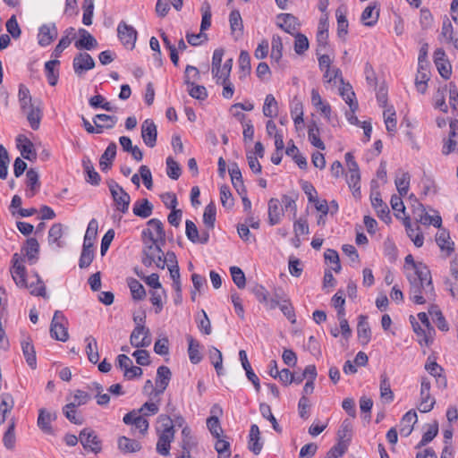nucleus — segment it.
<instances>
[{"instance_id":"obj_1","label":"nucleus","mask_w":458,"mask_h":458,"mask_svg":"<svg viewBox=\"0 0 458 458\" xmlns=\"http://www.w3.org/2000/svg\"><path fill=\"white\" fill-rule=\"evenodd\" d=\"M404 270L410 283V299L416 304L432 302L436 293L428 267L422 262H415L409 254L405 257Z\"/></svg>"},{"instance_id":"obj_2","label":"nucleus","mask_w":458,"mask_h":458,"mask_svg":"<svg viewBox=\"0 0 458 458\" xmlns=\"http://www.w3.org/2000/svg\"><path fill=\"white\" fill-rule=\"evenodd\" d=\"M13 279L19 287L28 288L30 294L47 298L46 286L44 282L37 272L30 276V282L27 280V272L24 267V258L20 254L13 255V267L11 269Z\"/></svg>"},{"instance_id":"obj_3","label":"nucleus","mask_w":458,"mask_h":458,"mask_svg":"<svg viewBox=\"0 0 458 458\" xmlns=\"http://www.w3.org/2000/svg\"><path fill=\"white\" fill-rule=\"evenodd\" d=\"M158 422L161 423L162 429H158V440L157 443V452L163 456L170 454L171 443L174 438V423L167 415H160Z\"/></svg>"},{"instance_id":"obj_4","label":"nucleus","mask_w":458,"mask_h":458,"mask_svg":"<svg viewBox=\"0 0 458 458\" xmlns=\"http://www.w3.org/2000/svg\"><path fill=\"white\" fill-rule=\"evenodd\" d=\"M165 242H144L142 263L146 267L164 269L166 264V254L161 250Z\"/></svg>"},{"instance_id":"obj_5","label":"nucleus","mask_w":458,"mask_h":458,"mask_svg":"<svg viewBox=\"0 0 458 458\" xmlns=\"http://www.w3.org/2000/svg\"><path fill=\"white\" fill-rule=\"evenodd\" d=\"M108 187L116 209L123 214L127 213L131 202L130 195L114 181L108 183Z\"/></svg>"},{"instance_id":"obj_6","label":"nucleus","mask_w":458,"mask_h":458,"mask_svg":"<svg viewBox=\"0 0 458 458\" xmlns=\"http://www.w3.org/2000/svg\"><path fill=\"white\" fill-rule=\"evenodd\" d=\"M410 322L414 333L417 335L418 343L421 346H429L434 340V327L432 326H423L422 324H420L416 318L412 315L410 316Z\"/></svg>"},{"instance_id":"obj_7","label":"nucleus","mask_w":458,"mask_h":458,"mask_svg":"<svg viewBox=\"0 0 458 458\" xmlns=\"http://www.w3.org/2000/svg\"><path fill=\"white\" fill-rule=\"evenodd\" d=\"M66 325L67 320L63 312L56 310L51 322V336L58 341L66 342L69 338Z\"/></svg>"},{"instance_id":"obj_8","label":"nucleus","mask_w":458,"mask_h":458,"mask_svg":"<svg viewBox=\"0 0 458 458\" xmlns=\"http://www.w3.org/2000/svg\"><path fill=\"white\" fill-rule=\"evenodd\" d=\"M418 207L414 208L413 213L418 221L425 225H433L434 227L440 228L442 225V217L438 211L430 209L429 212L420 204L417 203Z\"/></svg>"},{"instance_id":"obj_9","label":"nucleus","mask_w":458,"mask_h":458,"mask_svg":"<svg viewBox=\"0 0 458 458\" xmlns=\"http://www.w3.org/2000/svg\"><path fill=\"white\" fill-rule=\"evenodd\" d=\"M147 225L148 227L142 232L144 242H165V234L160 220L157 218L150 219Z\"/></svg>"},{"instance_id":"obj_10","label":"nucleus","mask_w":458,"mask_h":458,"mask_svg":"<svg viewBox=\"0 0 458 458\" xmlns=\"http://www.w3.org/2000/svg\"><path fill=\"white\" fill-rule=\"evenodd\" d=\"M117 35L121 43L128 49L135 47L137 40V30L124 21H121L117 26Z\"/></svg>"},{"instance_id":"obj_11","label":"nucleus","mask_w":458,"mask_h":458,"mask_svg":"<svg viewBox=\"0 0 458 458\" xmlns=\"http://www.w3.org/2000/svg\"><path fill=\"white\" fill-rule=\"evenodd\" d=\"M123 421L126 425H131L133 427L134 430H138L140 434L145 435L148 429V421L139 411L133 410L128 413H126Z\"/></svg>"},{"instance_id":"obj_12","label":"nucleus","mask_w":458,"mask_h":458,"mask_svg":"<svg viewBox=\"0 0 458 458\" xmlns=\"http://www.w3.org/2000/svg\"><path fill=\"white\" fill-rule=\"evenodd\" d=\"M130 343L135 348L148 347L151 344L149 330L144 326H136L131 334Z\"/></svg>"},{"instance_id":"obj_13","label":"nucleus","mask_w":458,"mask_h":458,"mask_svg":"<svg viewBox=\"0 0 458 458\" xmlns=\"http://www.w3.org/2000/svg\"><path fill=\"white\" fill-rule=\"evenodd\" d=\"M74 72L78 75L89 71L95 67V61L91 55L86 52H81L75 55L72 62Z\"/></svg>"},{"instance_id":"obj_14","label":"nucleus","mask_w":458,"mask_h":458,"mask_svg":"<svg viewBox=\"0 0 458 458\" xmlns=\"http://www.w3.org/2000/svg\"><path fill=\"white\" fill-rule=\"evenodd\" d=\"M438 39L444 44L452 45L458 50V35L454 34L453 25L447 17L443 21Z\"/></svg>"},{"instance_id":"obj_15","label":"nucleus","mask_w":458,"mask_h":458,"mask_svg":"<svg viewBox=\"0 0 458 458\" xmlns=\"http://www.w3.org/2000/svg\"><path fill=\"white\" fill-rule=\"evenodd\" d=\"M80 442L85 449H89L94 453L101 450V443L92 429L85 428L80 434Z\"/></svg>"},{"instance_id":"obj_16","label":"nucleus","mask_w":458,"mask_h":458,"mask_svg":"<svg viewBox=\"0 0 458 458\" xmlns=\"http://www.w3.org/2000/svg\"><path fill=\"white\" fill-rule=\"evenodd\" d=\"M58 31L55 24H44L38 29V43L40 47L49 46L57 37Z\"/></svg>"},{"instance_id":"obj_17","label":"nucleus","mask_w":458,"mask_h":458,"mask_svg":"<svg viewBox=\"0 0 458 458\" xmlns=\"http://www.w3.org/2000/svg\"><path fill=\"white\" fill-rule=\"evenodd\" d=\"M422 63L423 62L420 60V64H418L415 86L418 92L424 94L428 89V81L430 78V72L429 64Z\"/></svg>"},{"instance_id":"obj_18","label":"nucleus","mask_w":458,"mask_h":458,"mask_svg":"<svg viewBox=\"0 0 458 458\" xmlns=\"http://www.w3.org/2000/svg\"><path fill=\"white\" fill-rule=\"evenodd\" d=\"M157 131L154 122L150 119H146L141 124V137L144 143L153 148L157 142Z\"/></svg>"},{"instance_id":"obj_19","label":"nucleus","mask_w":458,"mask_h":458,"mask_svg":"<svg viewBox=\"0 0 458 458\" xmlns=\"http://www.w3.org/2000/svg\"><path fill=\"white\" fill-rule=\"evenodd\" d=\"M172 377L171 370L166 366H160L157 370L156 393L162 394L169 385Z\"/></svg>"},{"instance_id":"obj_20","label":"nucleus","mask_w":458,"mask_h":458,"mask_svg":"<svg viewBox=\"0 0 458 458\" xmlns=\"http://www.w3.org/2000/svg\"><path fill=\"white\" fill-rule=\"evenodd\" d=\"M117 121V117L113 115L105 114L95 115L93 118L95 123V131H93V133L100 134L103 132L104 129H112L116 124Z\"/></svg>"},{"instance_id":"obj_21","label":"nucleus","mask_w":458,"mask_h":458,"mask_svg":"<svg viewBox=\"0 0 458 458\" xmlns=\"http://www.w3.org/2000/svg\"><path fill=\"white\" fill-rule=\"evenodd\" d=\"M55 419L56 414L55 412H50L47 410L42 408L39 410L38 426L44 433L53 435L54 430L52 428L51 423L52 421L55 420Z\"/></svg>"},{"instance_id":"obj_22","label":"nucleus","mask_w":458,"mask_h":458,"mask_svg":"<svg viewBox=\"0 0 458 458\" xmlns=\"http://www.w3.org/2000/svg\"><path fill=\"white\" fill-rule=\"evenodd\" d=\"M370 199L372 207L376 210L377 216L385 223H389L391 221L389 208L382 200L379 193L372 194Z\"/></svg>"},{"instance_id":"obj_23","label":"nucleus","mask_w":458,"mask_h":458,"mask_svg":"<svg viewBox=\"0 0 458 458\" xmlns=\"http://www.w3.org/2000/svg\"><path fill=\"white\" fill-rule=\"evenodd\" d=\"M339 94L344 101L349 106L351 110L357 111L359 106L358 101L350 83L342 81L339 87Z\"/></svg>"},{"instance_id":"obj_24","label":"nucleus","mask_w":458,"mask_h":458,"mask_svg":"<svg viewBox=\"0 0 458 458\" xmlns=\"http://www.w3.org/2000/svg\"><path fill=\"white\" fill-rule=\"evenodd\" d=\"M278 20L279 27L285 32L291 35H295L298 33L300 24L295 16L290 13H283L278 17Z\"/></svg>"},{"instance_id":"obj_25","label":"nucleus","mask_w":458,"mask_h":458,"mask_svg":"<svg viewBox=\"0 0 458 458\" xmlns=\"http://www.w3.org/2000/svg\"><path fill=\"white\" fill-rule=\"evenodd\" d=\"M284 208L278 199L272 198L268 201V221L271 225L280 223L284 215Z\"/></svg>"},{"instance_id":"obj_26","label":"nucleus","mask_w":458,"mask_h":458,"mask_svg":"<svg viewBox=\"0 0 458 458\" xmlns=\"http://www.w3.org/2000/svg\"><path fill=\"white\" fill-rule=\"evenodd\" d=\"M418 420L416 411H409L402 418L400 422V434L403 437H408L412 432L413 426Z\"/></svg>"},{"instance_id":"obj_27","label":"nucleus","mask_w":458,"mask_h":458,"mask_svg":"<svg viewBox=\"0 0 458 458\" xmlns=\"http://www.w3.org/2000/svg\"><path fill=\"white\" fill-rule=\"evenodd\" d=\"M357 335L362 344H368L371 339L370 327L365 315H360L358 318Z\"/></svg>"},{"instance_id":"obj_28","label":"nucleus","mask_w":458,"mask_h":458,"mask_svg":"<svg viewBox=\"0 0 458 458\" xmlns=\"http://www.w3.org/2000/svg\"><path fill=\"white\" fill-rule=\"evenodd\" d=\"M249 449L255 454H259L263 447V443L260 440V431L256 424H252L249 432Z\"/></svg>"},{"instance_id":"obj_29","label":"nucleus","mask_w":458,"mask_h":458,"mask_svg":"<svg viewBox=\"0 0 458 458\" xmlns=\"http://www.w3.org/2000/svg\"><path fill=\"white\" fill-rule=\"evenodd\" d=\"M379 10L377 7L376 3L369 4L361 13V22L368 27H373L378 20Z\"/></svg>"},{"instance_id":"obj_30","label":"nucleus","mask_w":458,"mask_h":458,"mask_svg":"<svg viewBox=\"0 0 458 458\" xmlns=\"http://www.w3.org/2000/svg\"><path fill=\"white\" fill-rule=\"evenodd\" d=\"M80 39L74 44L77 49L91 50L98 46L96 38L85 29L79 30Z\"/></svg>"},{"instance_id":"obj_31","label":"nucleus","mask_w":458,"mask_h":458,"mask_svg":"<svg viewBox=\"0 0 458 458\" xmlns=\"http://www.w3.org/2000/svg\"><path fill=\"white\" fill-rule=\"evenodd\" d=\"M229 174L232 183L238 194L246 193V188L242 181V172L237 164L233 163L229 167Z\"/></svg>"},{"instance_id":"obj_32","label":"nucleus","mask_w":458,"mask_h":458,"mask_svg":"<svg viewBox=\"0 0 458 458\" xmlns=\"http://www.w3.org/2000/svg\"><path fill=\"white\" fill-rule=\"evenodd\" d=\"M425 369L434 377H436L437 384L443 385L444 386H446V379L442 375L443 369L441 366H439L435 359L428 357L426 364H425Z\"/></svg>"},{"instance_id":"obj_33","label":"nucleus","mask_w":458,"mask_h":458,"mask_svg":"<svg viewBox=\"0 0 458 458\" xmlns=\"http://www.w3.org/2000/svg\"><path fill=\"white\" fill-rule=\"evenodd\" d=\"M17 144L21 149V156L28 160L36 158L33 143L23 135L17 137Z\"/></svg>"},{"instance_id":"obj_34","label":"nucleus","mask_w":458,"mask_h":458,"mask_svg":"<svg viewBox=\"0 0 458 458\" xmlns=\"http://www.w3.org/2000/svg\"><path fill=\"white\" fill-rule=\"evenodd\" d=\"M153 205L147 199H140L134 202L132 212L135 216L147 218L151 216Z\"/></svg>"},{"instance_id":"obj_35","label":"nucleus","mask_w":458,"mask_h":458,"mask_svg":"<svg viewBox=\"0 0 458 458\" xmlns=\"http://www.w3.org/2000/svg\"><path fill=\"white\" fill-rule=\"evenodd\" d=\"M263 114L268 118H275L278 115L279 107L278 102L276 98L272 94H268L266 96L264 100V105L262 107Z\"/></svg>"},{"instance_id":"obj_36","label":"nucleus","mask_w":458,"mask_h":458,"mask_svg":"<svg viewBox=\"0 0 458 458\" xmlns=\"http://www.w3.org/2000/svg\"><path fill=\"white\" fill-rule=\"evenodd\" d=\"M117 445L119 450L124 454L136 453L141 448V445L139 441L126 437H120Z\"/></svg>"},{"instance_id":"obj_37","label":"nucleus","mask_w":458,"mask_h":458,"mask_svg":"<svg viewBox=\"0 0 458 458\" xmlns=\"http://www.w3.org/2000/svg\"><path fill=\"white\" fill-rule=\"evenodd\" d=\"M60 62L56 59L47 61L45 64V72L48 83L51 86H55L59 78V66Z\"/></svg>"},{"instance_id":"obj_38","label":"nucleus","mask_w":458,"mask_h":458,"mask_svg":"<svg viewBox=\"0 0 458 458\" xmlns=\"http://www.w3.org/2000/svg\"><path fill=\"white\" fill-rule=\"evenodd\" d=\"M187 341L189 344V347H188L189 359L191 363L198 364L202 359V355L200 352L201 344H199V341L195 340L191 335L187 336Z\"/></svg>"},{"instance_id":"obj_39","label":"nucleus","mask_w":458,"mask_h":458,"mask_svg":"<svg viewBox=\"0 0 458 458\" xmlns=\"http://www.w3.org/2000/svg\"><path fill=\"white\" fill-rule=\"evenodd\" d=\"M22 250L30 264H34L38 259L39 250V244L37 239L29 238Z\"/></svg>"},{"instance_id":"obj_40","label":"nucleus","mask_w":458,"mask_h":458,"mask_svg":"<svg viewBox=\"0 0 458 458\" xmlns=\"http://www.w3.org/2000/svg\"><path fill=\"white\" fill-rule=\"evenodd\" d=\"M229 22L233 35L238 38L242 35L243 23L239 11L233 10L230 13Z\"/></svg>"},{"instance_id":"obj_41","label":"nucleus","mask_w":458,"mask_h":458,"mask_svg":"<svg viewBox=\"0 0 458 458\" xmlns=\"http://www.w3.org/2000/svg\"><path fill=\"white\" fill-rule=\"evenodd\" d=\"M395 186L400 196L407 195L410 189L411 175L408 172H399L395 177Z\"/></svg>"},{"instance_id":"obj_42","label":"nucleus","mask_w":458,"mask_h":458,"mask_svg":"<svg viewBox=\"0 0 458 458\" xmlns=\"http://www.w3.org/2000/svg\"><path fill=\"white\" fill-rule=\"evenodd\" d=\"M322 72L324 82L331 87L335 86L338 82L341 84L344 81L342 72L337 67H332Z\"/></svg>"},{"instance_id":"obj_43","label":"nucleus","mask_w":458,"mask_h":458,"mask_svg":"<svg viewBox=\"0 0 458 458\" xmlns=\"http://www.w3.org/2000/svg\"><path fill=\"white\" fill-rule=\"evenodd\" d=\"M116 155V144L110 143L106 148L105 152L102 154L99 160V166L102 171H106L109 169L110 165Z\"/></svg>"},{"instance_id":"obj_44","label":"nucleus","mask_w":458,"mask_h":458,"mask_svg":"<svg viewBox=\"0 0 458 458\" xmlns=\"http://www.w3.org/2000/svg\"><path fill=\"white\" fill-rule=\"evenodd\" d=\"M185 233H186L187 238L193 243H197V242L207 243L208 242V236L205 235V236L199 238L197 226L191 220H187L185 223Z\"/></svg>"},{"instance_id":"obj_45","label":"nucleus","mask_w":458,"mask_h":458,"mask_svg":"<svg viewBox=\"0 0 458 458\" xmlns=\"http://www.w3.org/2000/svg\"><path fill=\"white\" fill-rule=\"evenodd\" d=\"M308 139L310 144L318 149L324 150L326 146L320 139V130L317 123H312L309 125Z\"/></svg>"},{"instance_id":"obj_46","label":"nucleus","mask_w":458,"mask_h":458,"mask_svg":"<svg viewBox=\"0 0 458 458\" xmlns=\"http://www.w3.org/2000/svg\"><path fill=\"white\" fill-rule=\"evenodd\" d=\"M328 21L327 17H321L318 25L317 41L318 46L326 47L328 42Z\"/></svg>"},{"instance_id":"obj_47","label":"nucleus","mask_w":458,"mask_h":458,"mask_svg":"<svg viewBox=\"0 0 458 458\" xmlns=\"http://www.w3.org/2000/svg\"><path fill=\"white\" fill-rule=\"evenodd\" d=\"M283 57V42L278 35H273L271 40L270 58L272 62L279 64Z\"/></svg>"},{"instance_id":"obj_48","label":"nucleus","mask_w":458,"mask_h":458,"mask_svg":"<svg viewBox=\"0 0 458 458\" xmlns=\"http://www.w3.org/2000/svg\"><path fill=\"white\" fill-rule=\"evenodd\" d=\"M26 177L28 187L26 191V196L28 198H32L39 187L38 174L33 169H30L26 174Z\"/></svg>"},{"instance_id":"obj_49","label":"nucleus","mask_w":458,"mask_h":458,"mask_svg":"<svg viewBox=\"0 0 458 458\" xmlns=\"http://www.w3.org/2000/svg\"><path fill=\"white\" fill-rule=\"evenodd\" d=\"M85 342L87 344L86 353L89 360L93 364H97L99 360L97 340L93 336H88L86 337Z\"/></svg>"},{"instance_id":"obj_50","label":"nucleus","mask_w":458,"mask_h":458,"mask_svg":"<svg viewBox=\"0 0 458 458\" xmlns=\"http://www.w3.org/2000/svg\"><path fill=\"white\" fill-rule=\"evenodd\" d=\"M13 399L9 394H3L0 396V424L5 421L6 415L13 407Z\"/></svg>"},{"instance_id":"obj_51","label":"nucleus","mask_w":458,"mask_h":458,"mask_svg":"<svg viewBox=\"0 0 458 458\" xmlns=\"http://www.w3.org/2000/svg\"><path fill=\"white\" fill-rule=\"evenodd\" d=\"M150 293V302L155 307V312L157 314L160 313L164 307L163 299L166 297V293L164 288L157 290H151Z\"/></svg>"},{"instance_id":"obj_52","label":"nucleus","mask_w":458,"mask_h":458,"mask_svg":"<svg viewBox=\"0 0 458 458\" xmlns=\"http://www.w3.org/2000/svg\"><path fill=\"white\" fill-rule=\"evenodd\" d=\"M318 112L327 120V122L333 126L337 123V115L333 112L331 106L328 102L324 101L322 105L315 107Z\"/></svg>"},{"instance_id":"obj_53","label":"nucleus","mask_w":458,"mask_h":458,"mask_svg":"<svg viewBox=\"0 0 458 458\" xmlns=\"http://www.w3.org/2000/svg\"><path fill=\"white\" fill-rule=\"evenodd\" d=\"M172 280L180 279V270L175 254L172 251L166 252V264Z\"/></svg>"},{"instance_id":"obj_54","label":"nucleus","mask_w":458,"mask_h":458,"mask_svg":"<svg viewBox=\"0 0 458 458\" xmlns=\"http://www.w3.org/2000/svg\"><path fill=\"white\" fill-rule=\"evenodd\" d=\"M436 242L439 248L448 255L453 251L454 242L451 241L448 233L445 231H440L437 233Z\"/></svg>"},{"instance_id":"obj_55","label":"nucleus","mask_w":458,"mask_h":458,"mask_svg":"<svg viewBox=\"0 0 458 458\" xmlns=\"http://www.w3.org/2000/svg\"><path fill=\"white\" fill-rule=\"evenodd\" d=\"M239 69H240V78L246 77L250 73L251 65H250V55L246 50H242L239 55Z\"/></svg>"},{"instance_id":"obj_56","label":"nucleus","mask_w":458,"mask_h":458,"mask_svg":"<svg viewBox=\"0 0 458 458\" xmlns=\"http://www.w3.org/2000/svg\"><path fill=\"white\" fill-rule=\"evenodd\" d=\"M406 233L409 236V238L412 241L414 245L416 247H421L424 243V237L423 234L419 231V228H414L411 225L409 219L407 218V221L404 223Z\"/></svg>"},{"instance_id":"obj_57","label":"nucleus","mask_w":458,"mask_h":458,"mask_svg":"<svg viewBox=\"0 0 458 458\" xmlns=\"http://www.w3.org/2000/svg\"><path fill=\"white\" fill-rule=\"evenodd\" d=\"M82 165H83L84 171L87 174L86 181L92 185H98L100 182V175L94 169L93 165L90 162V160L83 159Z\"/></svg>"},{"instance_id":"obj_58","label":"nucleus","mask_w":458,"mask_h":458,"mask_svg":"<svg viewBox=\"0 0 458 458\" xmlns=\"http://www.w3.org/2000/svg\"><path fill=\"white\" fill-rule=\"evenodd\" d=\"M67 400L69 401L70 404H74V406L77 408L88 403V402L90 400V395L87 392L78 389L71 394L70 396L67 397Z\"/></svg>"},{"instance_id":"obj_59","label":"nucleus","mask_w":458,"mask_h":458,"mask_svg":"<svg viewBox=\"0 0 458 458\" xmlns=\"http://www.w3.org/2000/svg\"><path fill=\"white\" fill-rule=\"evenodd\" d=\"M438 433V423L437 421L428 425L427 431L423 434L421 440L416 445V448H421L431 442Z\"/></svg>"},{"instance_id":"obj_60","label":"nucleus","mask_w":458,"mask_h":458,"mask_svg":"<svg viewBox=\"0 0 458 458\" xmlns=\"http://www.w3.org/2000/svg\"><path fill=\"white\" fill-rule=\"evenodd\" d=\"M128 286L130 288L131 296L134 300L140 301L144 299V297L146 296V291L143 285L137 279H129Z\"/></svg>"},{"instance_id":"obj_61","label":"nucleus","mask_w":458,"mask_h":458,"mask_svg":"<svg viewBox=\"0 0 458 458\" xmlns=\"http://www.w3.org/2000/svg\"><path fill=\"white\" fill-rule=\"evenodd\" d=\"M420 403L418 405V409L420 412H428L430 411L435 403V398L430 394V393H420Z\"/></svg>"},{"instance_id":"obj_62","label":"nucleus","mask_w":458,"mask_h":458,"mask_svg":"<svg viewBox=\"0 0 458 458\" xmlns=\"http://www.w3.org/2000/svg\"><path fill=\"white\" fill-rule=\"evenodd\" d=\"M386 128L389 133H394L396 131L395 111L393 107H387L383 113Z\"/></svg>"},{"instance_id":"obj_63","label":"nucleus","mask_w":458,"mask_h":458,"mask_svg":"<svg viewBox=\"0 0 458 458\" xmlns=\"http://www.w3.org/2000/svg\"><path fill=\"white\" fill-rule=\"evenodd\" d=\"M73 28H70L66 30V35L62 37V38L59 40V43L52 52L53 57H55V59L58 58L63 53V51L70 46L72 39L69 38V35L73 34Z\"/></svg>"},{"instance_id":"obj_64","label":"nucleus","mask_w":458,"mask_h":458,"mask_svg":"<svg viewBox=\"0 0 458 458\" xmlns=\"http://www.w3.org/2000/svg\"><path fill=\"white\" fill-rule=\"evenodd\" d=\"M200 12L202 14L201 19V24H200V30L205 31L207 30L210 25H211V6L208 2L205 1L200 7Z\"/></svg>"}]
</instances>
